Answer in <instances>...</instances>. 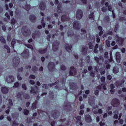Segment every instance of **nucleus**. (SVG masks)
Listing matches in <instances>:
<instances>
[{"mask_svg":"<svg viewBox=\"0 0 126 126\" xmlns=\"http://www.w3.org/2000/svg\"><path fill=\"white\" fill-rule=\"evenodd\" d=\"M83 16V12H82V10L80 9L77 10L76 12V16L77 19L78 20L81 19Z\"/></svg>","mask_w":126,"mask_h":126,"instance_id":"nucleus-9","label":"nucleus"},{"mask_svg":"<svg viewBox=\"0 0 126 126\" xmlns=\"http://www.w3.org/2000/svg\"><path fill=\"white\" fill-rule=\"evenodd\" d=\"M96 43H100V41H101V39H100V37H99V35L96 34Z\"/></svg>","mask_w":126,"mask_h":126,"instance_id":"nucleus-47","label":"nucleus"},{"mask_svg":"<svg viewBox=\"0 0 126 126\" xmlns=\"http://www.w3.org/2000/svg\"><path fill=\"white\" fill-rule=\"evenodd\" d=\"M104 58L105 59H108L109 58V56H108V52L106 51L104 53Z\"/></svg>","mask_w":126,"mask_h":126,"instance_id":"nucleus-59","label":"nucleus"},{"mask_svg":"<svg viewBox=\"0 0 126 126\" xmlns=\"http://www.w3.org/2000/svg\"><path fill=\"white\" fill-rule=\"evenodd\" d=\"M65 49L67 52L69 53L71 51V49H72V45H68V43H65Z\"/></svg>","mask_w":126,"mask_h":126,"instance_id":"nucleus-14","label":"nucleus"},{"mask_svg":"<svg viewBox=\"0 0 126 126\" xmlns=\"http://www.w3.org/2000/svg\"><path fill=\"white\" fill-rule=\"evenodd\" d=\"M25 9L27 10V11H29L31 9V5L30 4H27L25 5Z\"/></svg>","mask_w":126,"mask_h":126,"instance_id":"nucleus-28","label":"nucleus"},{"mask_svg":"<svg viewBox=\"0 0 126 126\" xmlns=\"http://www.w3.org/2000/svg\"><path fill=\"white\" fill-rule=\"evenodd\" d=\"M100 80L102 82H104L105 83V81H106V77L105 76H102L100 78Z\"/></svg>","mask_w":126,"mask_h":126,"instance_id":"nucleus-50","label":"nucleus"},{"mask_svg":"<svg viewBox=\"0 0 126 126\" xmlns=\"http://www.w3.org/2000/svg\"><path fill=\"white\" fill-rule=\"evenodd\" d=\"M70 88L72 90H74L76 88V85H75V84L74 83H72V84H70Z\"/></svg>","mask_w":126,"mask_h":126,"instance_id":"nucleus-25","label":"nucleus"},{"mask_svg":"<svg viewBox=\"0 0 126 126\" xmlns=\"http://www.w3.org/2000/svg\"><path fill=\"white\" fill-rule=\"evenodd\" d=\"M17 77L18 80H22V79H23L22 77L20 75V74H19V73L17 74Z\"/></svg>","mask_w":126,"mask_h":126,"instance_id":"nucleus-44","label":"nucleus"},{"mask_svg":"<svg viewBox=\"0 0 126 126\" xmlns=\"http://www.w3.org/2000/svg\"><path fill=\"white\" fill-rule=\"evenodd\" d=\"M29 78L31 79H35L36 76H35L34 75H30Z\"/></svg>","mask_w":126,"mask_h":126,"instance_id":"nucleus-61","label":"nucleus"},{"mask_svg":"<svg viewBox=\"0 0 126 126\" xmlns=\"http://www.w3.org/2000/svg\"><path fill=\"white\" fill-rule=\"evenodd\" d=\"M4 48L6 50H7V53L9 54L10 53V48H9V46H8L7 45H4Z\"/></svg>","mask_w":126,"mask_h":126,"instance_id":"nucleus-32","label":"nucleus"},{"mask_svg":"<svg viewBox=\"0 0 126 126\" xmlns=\"http://www.w3.org/2000/svg\"><path fill=\"white\" fill-rule=\"evenodd\" d=\"M111 104L113 107H118L120 106V100L117 98H113L111 101Z\"/></svg>","mask_w":126,"mask_h":126,"instance_id":"nucleus-4","label":"nucleus"},{"mask_svg":"<svg viewBox=\"0 0 126 126\" xmlns=\"http://www.w3.org/2000/svg\"><path fill=\"white\" fill-rule=\"evenodd\" d=\"M76 119L79 122H81V116H78L76 117Z\"/></svg>","mask_w":126,"mask_h":126,"instance_id":"nucleus-62","label":"nucleus"},{"mask_svg":"<svg viewBox=\"0 0 126 126\" xmlns=\"http://www.w3.org/2000/svg\"><path fill=\"white\" fill-rule=\"evenodd\" d=\"M105 43L107 48H110V47H111V42H110L109 40H106Z\"/></svg>","mask_w":126,"mask_h":126,"instance_id":"nucleus-36","label":"nucleus"},{"mask_svg":"<svg viewBox=\"0 0 126 126\" xmlns=\"http://www.w3.org/2000/svg\"><path fill=\"white\" fill-rule=\"evenodd\" d=\"M82 52L83 56H86V55L87 54V48H85V47L83 48V50Z\"/></svg>","mask_w":126,"mask_h":126,"instance_id":"nucleus-27","label":"nucleus"},{"mask_svg":"<svg viewBox=\"0 0 126 126\" xmlns=\"http://www.w3.org/2000/svg\"><path fill=\"white\" fill-rule=\"evenodd\" d=\"M15 44H16V40H15V39H13L11 42V46L13 49H14V45H15Z\"/></svg>","mask_w":126,"mask_h":126,"instance_id":"nucleus-35","label":"nucleus"},{"mask_svg":"<svg viewBox=\"0 0 126 126\" xmlns=\"http://www.w3.org/2000/svg\"><path fill=\"white\" fill-rule=\"evenodd\" d=\"M5 16L7 18V19H10V16H9L8 13L6 12L5 14Z\"/></svg>","mask_w":126,"mask_h":126,"instance_id":"nucleus-63","label":"nucleus"},{"mask_svg":"<svg viewBox=\"0 0 126 126\" xmlns=\"http://www.w3.org/2000/svg\"><path fill=\"white\" fill-rule=\"evenodd\" d=\"M24 93L23 92H19L17 94V98L18 99H20V100H22V95H24Z\"/></svg>","mask_w":126,"mask_h":126,"instance_id":"nucleus-20","label":"nucleus"},{"mask_svg":"<svg viewBox=\"0 0 126 126\" xmlns=\"http://www.w3.org/2000/svg\"><path fill=\"white\" fill-rule=\"evenodd\" d=\"M17 23V21L14 18H13L11 20V24H12V25H15L16 23Z\"/></svg>","mask_w":126,"mask_h":126,"instance_id":"nucleus-30","label":"nucleus"},{"mask_svg":"<svg viewBox=\"0 0 126 126\" xmlns=\"http://www.w3.org/2000/svg\"><path fill=\"white\" fill-rule=\"evenodd\" d=\"M23 95V97L25 99H30V95H29V94H25Z\"/></svg>","mask_w":126,"mask_h":126,"instance_id":"nucleus-37","label":"nucleus"},{"mask_svg":"<svg viewBox=\"0 0 126 126\" xmlns=\"http://www.w3.org/2000/svg\"><path fill=\"white\" fill-rule=\"evenodd\" d=\"M99 71L101 75H103V74H105L106 73V71L105 69H100Z\"/></svg>","mask_w":126,"mask_h":126,"instance_id":"nucleus-48","label":"nucleus"},{"mask_svg":"<svg viewBox=\"0 0 126 126\" xmlns=\"http://www.w3.org/2000/svg\"><path fill=\"white\" fill-rule=\"evenodd\" d=\"M30 93H31V94H34L35 95V94H37V93H38V91H35L34 88L32 87L31 90L30 91Z\"/></svg>","mask_w":126,"mask_h":126,"instance_id":"nucleus-23","label":"nucleus"},{"mask_svg":"<svg viewBox=\"0 0 126 126\" xmlns=\"http://www.w3.org/2000/svg\"><path fill=\"white\" fill-rule=\"evenodd\" d=\"M49 96L51 100H55V95H54V92L53 91L49 92Z\"/></svg>","mask_w":126,"mask_h":126,"instance_id":"nucleus-21","label":"nucleus"},{"mask_svg":"<svg viewBox=\"0 0 126 126\" xmlns=\"http://www.w3.org/2000/svg\"><path fill=\"white\" fill-rule=\"evenodd\" d=\"M38 104V100H35L32 104V110H35V109L37 108V104Z\"/></svg>","mask_w":126,"mask_h":126,"instance_id":"nucleus-19","label":"nucleus"},{"mask_svg":"<svg viewBox=\"0 0 126 126\" xmlns=\"http://www.w3.org/2000/svg\"><path fill=\"white\" fill-rule=\"evenodd\" d=\"M109 63H112L114 60H113V57L112 56V53H110V58L108 59Z\"/></svg>","mask_w":126,"mask_h":126,"instance_id":"nucleus-60","label":"nucleus"},{"mask_svg":"<svg viewBox=\"0 0 126 126\" xmlns=\"http://www.w3.org/2000/svg\"><path fill=\"white\" fill-rule=\"evenodd\" d=\"M39 54H45V53L47 52V48L43 50H40L38 51Z\"/></svg>","mask_w":126,"mask_h":126,"instance_id":"nucleus-31","label":"nucleus"},{"mask_svg":"<svg viewBox=\"0 0 126 126\" xmlns=\"http://www.w3.org/2000/svg\"><path fill=\"white\" fill-rule=\"evenodd\" d=\"M94 60L96 61L97 63H100V58H99L97 56H95L94 57Z\"/></svg>","mask_w":126,"mask_h":126,"instance_id":"nucleus-40","label":"nucleus"},{"mask_svg":"<svg viewBox=\"0 0 126 126\" xmlns=\"http://www.w3.org/2000/svg\"><path fill=\"white\" fill-rule=\"evenodd\" d=\"M22 32L23 33V35H24L25 37H29L31 34L30 30H29V28H28L27 26H24L22 27Z\"/></svg>","mask_w":126,"mask_h":126,"instance_id":"nucleus-1","label":"nucleus"},{"mask_svg":"<svg viewBox=\"0 0 126 126\" xmlns=\"http://www.w3.org/2000/svg\"><path fill=\"white\" fill-rule=\"evenodd\" d=\"M61 83L62 84H63V85H65V80L64 79V78H62L61 79Z\"/></svg>","mask_w":126,"mask_h":126,"instance_id":"nucleus-56","label":"nucleus"},{"mask_svg":"<svg viewBox=\"0 0 126 126\" xmlns=\"http://www.w3.org/2000/svg\"><path fill=\"white\" fill-rule=\"evenodd\" d=\"M39 7L41 10H45L46 9V3L44 1H41L39 4Z\"/></svg>","mask_w":126,"mask_h":126,"instance_id":"nucleus-15","label":"nucleus"},{"mask_svg":"<svg viewBox=\"0 0 126 126\" xmlns=\"http://www.w3.org/2000/svg\"><path fill=\"white\" fill-rule=\"evenodd\" d=\"M70 70L69 71V73L70 76H73V72L74 73H75V74H76V69L74 67V66H71V67H70Z\"/></svg>","mask_w":126,"mask_h":126,"instance_id":"nucleus-12","label":"nucleus"},{"mask_svg":"<svg viewBox=\"0 0 126 126\" xmlns=\"http://www.w3.org/2000/svg\"><path fill=\"white\" fill-rule=\"evenodd\" d=\"M59 46H60V42L56 40L52 44V49L54 52H57L59 50Z\"/></svg>","mask_w":126,"mask_h":126,"instance_id":"nucleus-6","label":"nucleus"},{"mask_svg":"<svg viewBox=\"0 0 126 126\" xmlns=\"http://www.w3.org/2000/svg\"><path fill=\"white\" fill-rule=\"evenodd\" d=\"M8 103H9V105H10V106H13V102H12V99H9Z\"/></svg>","mask_w":126,"mask_h":126,"instance_id":"nucleus-52","label":"nucleus"},{"mask_svg":"<svg viewBox=\"0 0 126 126\" xmlns=\"http://www.w3.org/2000/svg\"><path fill=\"white\" fill-rule=\"evenodd\" d=\"M19 124L16 121H13L12 126H18Z\"/></svg>","mask_w":126,"mask_h":126,"instance_id":"nucleus-53","label":"nucleus"},{"mask_svg":"<svg viewBox=\"0 0 126 126\" xmlns=\"http://www.w3.org/2000/svg\"><path fill=\"white\" fill-rule=\"evenodd\" d=\"M22 88H23L24 90H27V86H26V84H22Z\"/></svg>","mask_w":126,"mask_h":126,"instance_id":"nucleus-51","label":"nucleus"},{"mask_svg":"<svg viewBox=\"0 0 126 126\" xmlns=\"http://www.w3.org/2000/svg\"><path fill=\"white\" fill-rule=\"evenodd\" d=\"M61 69H62V70H65L66 69V67H65L64 65H62L61 66Z\"/></svg>","mask_w":126,"mask_h":126,"instance_id":"nucleus-55","label":"nucleus"},{"mask_svg":"<svg viewBox=\"0 0 126 126\" xmlns=\"http://www.w3.org/2000/svg\"><path fill=\"white\" fill-rule=\"evenodd\" d=\"M7 41L8 42H11V40H12V38H11V35H8L7 36Z\"/></svg>","mask_w":126,"mask_h":126,"instance_id":"nucleus-46","label":"nucleus"},{"mask_svg":"<svg viewBox=\"0 0 126 126\" xmlns=\"http://www.w3.org/2000/svg\"><path fill=\"white\" fill-rule=\"evenodd\" d=\"M85 120L86 123H92V118L89 114H87L85 116Z\"/></svg>","mask_w":126,"mask_h":126,"instance_id":"nucleus-13","label":"nucleus"},{"mask_svg":"<svg viewBox=\"0 0 126 126\" xmlns=\"http://www.w3.org/2000/svg\"><path fill=\"white\" fill-rule=\"evenodd\" d=\"M0 41L3 44H6V41L5 40V39L3 36H0Z\"/></svg>","mask_w":126,"mask_h":126,"instance_id":"nucleus-26","label":"nucleus"},{"mask_svg":"<svg viewBox=\"0 0 126 126\" xmlns=\"http://www.w3.org/2000/svg\"><path fill=\"white\" fill-rule=\"evenodd\" d=\"M6 81L8 83H12L14 82V76L12 75H9L6 77Z\"/></svg>","mask_w":126,"mask_h":126,"instance_id":"nucleus-10","label":"nucleus"},{"mask_svg":"<svg viewBox=\"0 0 126 126\" xmlns=\"http://www.w3.org/2000/svg\"><path fill=\"white\" fill-rule=\"evenodd\" d=\"M13 66L14 67H18V65H19V63H20V59L19 57L16 56L13 58Z\"/></svg>","mask_w":126,"mask_h":126,"instance_id":"nucleus-2","label":"nucleus"},{"mask_svg":"<svg viewBox=\"0 0 126 126\" xmlns=\"http://www.w3.org/2000/svg\"><path fill=\"white\" fill-rule=\"evenodd\" d=\"M107 78L108 80H112V78H113V77L111 75H108Z\"/></svg>","mask_w":126,"mask_h":126,"instance_id":"nucleus-64","label":"nucleus"},{"mask_svg":"<svg viewBox=\"0 0 126 126\" xmlns=\"http://www.w3.org/2000/svg\"><path fill=\"white\" fill-rule=\"evenodd\" d=\"M119 71H120V70L119 69V68H117L116 67H114L113 69V72L115 74H117V73H119Z\"/></svg>","mask_w":126,"mask_h":126,"instance_id":"nucleus-24","label":"nucleus"},{"mask_svg":"<svg viewBox=\"0 0 126 126\" xmlns=\"http://www.w3.org/2000/svg\"><path fill=\"white\" fill-rule=\"evenodd\" d=\"M116 59L117 63H121V54H120V52H116Z\"/></svg>","mask_w":126,"mask_h":126,"instance_id":"nucleus-16","label":"nucleus"},{"mask_svg":"<svg viewBox=\"0 0 126 126\" xmlns=\"http://www.w3.org/2000/svg\"><path fill=\"white\" fill-rule=\"evenodd\" d=\"M57 84H59V81L57 82H55L53 83H49L48 84V86H49L50 87H52L54 86V85H57Z\"/></svg>","mask_w":126,"mask_h":126,"instance_id":"nucleus-34","label":"nucleus"},{"mask_svg":"<svg viewBox=\"0 0 126 126\" xmlns=\"http://www.w3.org/2000/svg\"><path fill=\"white\" fill-rule=\"evenodd\" d=\"M51 115L52 118H54V119H56L59 118L61 114L60 113V111L59 110H55L51 112Z\"/></svg>","mask_w":126,"mask_h":126,"instance_id":"nucleus-3","label":"nucleus"},{"mask_svg":"<svg viewBox=\"0 0 126 126\" xmlns=\"http://www.w3.org/2000/svg\"><path fill=\"white\" fill-rule=\"evenodd\" d=\"M24 114L26 116H28V115H29V110L27 109H24Z\"/></svg>","mask_w":126,"mask_h":126,"instance_id":"nucleus-39","label":"nucleus"},{"mask_svg":"<svg viewBox=\"0 0 126 126\" xmlns=\"http://www.w3.org/2000/svg\"><path fill=\"white\" fill-rule=\"evenodd\" d=\"M94 16V12H92L91 14L89 15V18H90V19H91L92 20H94L95 19Z\"/></svg>","mask_w":126,"mask_h":126,"instance_id":"nucleus-29","label":"nucleus"},{"mask_svg":"<svg viewBox=\"0 0 126 126\" xmlns=\"http://www.w3.org/2000/svg\"><path fill=\"white\" fill-rule=\"evenodd\" d=\"M26 47H27V48H29V49H31L32 51H33V50H34V48H33V46L30 44H26Z\"/></svg>","mask_w":126,"mask_h":126,"instance_id":"nucleus-42","label":"nucleus"},{"mask_svg":"<svg viewBox=\"0 0 126 126\" xmlns=\"http://www.w3.org/2000/svg\"><path fill=\"white\" fill-rule=\"evenodd\" d=\"M119 24H117L115 25V27L114 28V32H117V31H118V30L119 29Z\"/></svg>","mask_w":126,"mask_h":126,"instance_id":"nucleus-49","label":"nucleus"},{"mask_svg":"<svg viewBox=\"0 0 126 126\" xmlns=\"http://www.w3.org/2000/svg\"><path fill=\"white\" fill-rule=\"evenodd\" d=\"M21 55L24 59H28L29 58V50L28 49H25L24 52L21 54Z\"/></svg>","mask_w":126,"mask_h":126,"instance_id":"nucleus-11","label":"nucleus"},{"mask_svg":"<svg viewBox=\"0 0 126 126\" xmlns=\"http://www.w3.org/2000/svg\"><path fill=\"white\" fill-rule=\"evenodd\" d=\"M104 85V84H101V85H99L96 87V89L98 90H101L102 89V86Z\"/></svg>","mask_w":126,"mask_h":126,"instance_id":"nucleus-45","label":"nucleus"},{"mask_svg":"<svg viewBox=\"0 0 126 126\" xmlns=\"http://www.w3.org/2000/svg\"><path fill=\"white\" fill-rule=\"evenodd\" d=\"M119 21H124V20H126V18L125 17H119Z\"/></svg>","mask_w":126,"mask_h":126,"instance_id":"nucleus-57","label":"nucleus"},{"mask_svg":"<svg viewBox=\"0 0 126 126\" xmlns=\"http://www.w3.org/2000/svg\"><path fill=\"white\" fill-rule=\"evenodd\" d=\"M73 27L75 30H79L81 27L79 22L77 21H74L73 23Z\"/></svg>","mask_w":126,"mask_h":126,"instance_id":"nucleus-8","label":"nucleus"},{"mask_svg":"<svg viewBox=\"0 0 126 126\" xmlns=\"http://www.w3.org/2000/svg\"><path fill=\"white\" fill-rule=\"evenodd\" d=\"M32 70L33 72H36V71H38V67L36 66H33L32 67Z\"/></svg>","mask_w":126,"mask_h":126,"instance_id":"nucleus-38","label":"nucleus"},{"mask_svg":"<svg viewBox=\"0 0 126 126\" xmlns=\"http://www.w3.org/2000/svg\"><path fill=\"white\" fill-rule=\"evenodd\" d=\"M67 19V16L66 15H63L61 17V20L63 22H64V21H66Z\"/></svg>","mask_w":126,"mask_h":126,"instance_id":"nucleus-22","label":"nucleus"},{"mask_svg":"<svg viewBox=\"0 0 126 126\" xmlns=\"http://www.w3.org/2000/svg\"><path fill=\"white\" fill-rule=\"evenodd\" d=\"M1 91L3 94H7L8 92V88L5 87H3L1 88Z\"/></svg>","mask_w":126,"mask_h":126,"instance_id":"nucleus-18","label":"nucleus"},{"mask_svg":"<svg viewBox=\"0 0 126 126\" xmlns=\"http://www.w3.org/2000/svg\"><path fill=\"white\" fill-rule=\"evenodd\" d=\"M19 86V82H17L14 84V88H17Z\"/></svg>","mask_w":126,"mask_h":126,"instance_id":"nucleus-43","label":"nucleus"},{"mask_svg":"<svg viewBox=\"0 0 126 126\" xmlns=\"http://www.w3.org/2000/svg\"><path fill=\"white\" fill-rule=\"evenodd\" d=\"M48 68L49 71L53 72L56 69V65L54 62H50L48 63Z\"/></svg>","mask_w":126,"mask_h":126,"instance_id":"nucleus-5","label":"nucleus"},{"mask_svg":"<svg viewBox=\"0 0 126 126\" xmlns=\"http://www.w3.org/2000/svg\"><path fill=\"white\" fill-rule=\"evenodd\" d=\"M89 49H90L91 50H92L93 48L94 47V46H93V44H92V43L91 42L89 43Z\"/></svg>","mask_w":126,"mask_h":126,"instance_id":"nucleus-41","label":"nucleus"},{"mask_svg":"<svg viewBox=\"0 0 126 126\" xmlns=\"http://www.w3.org/2000/svg\"><path fill=\"white\" fill-rule=\"evenodd\" d=\"M36 19H37V18L35 15L32 14L30 15V20L31 22H33V23L36 22Z\"/></svg>","mask_w":126,"mask_h":126,"instance_id":"nucleus-17","label":"nucleus"},{"mask_svg":"<svg viewBox=\"0 0 126 126\" xmlns=\"http://www.w3.org/2000/svg\"><path fill=\"white\" fill-rule=\"evenodd\" d=\"M64 108H65V111L66 112H69L71 109V104H70V102L66 101L64 102Z\"/></svg>","mask_w":126,"mask_h":126,"instance_id":"nucleus-7","label":"nucleus"},{"mask_svg":"<svg viewBox=\"0 0 126 126\" xmlns=\"http://www.w3.org/2000/svg\"><path fill=\"white\" fill-rule=\"evenodd\" d=\"M107 10H108V9H107L106 7H103L101 8V11H102V12H106V11H107Z\"/></svg>","mask_w":126,"mask_h":126,"instance_id":"nucleus-54","label":"nucleus"},{"mask_svg":"<svg viewBox=\"0 0 126 126\" xmlns=\"http://www.w3.org/2000/svg\"><path fill=\"white\" fill-rule=\"evenodd\" d=\"M68 36H69V37H72L73 35H74V33L72 31H68L67 32Z\"/></svg>","mask_w":126,"mask_h":126,"instance_id":"nucleus-33","label":"nucleus"},{"mask_svg":"<svg viewBox=\"0 0 126 126\" xmlns=\"http://www.w3.org/2000/svg\"><path fill=\"white\" fill-rule=\"evenodd\" d=\"M116 37L117 38L116 41L117 42H118V43H120L121 39L120 38V36H119V35H118L117 34L116 35Z\"/></svg>","mask_w":126,"mask_h":126,"instance_id":"nucleus-58","label":"nucleus"}]
</instances>
